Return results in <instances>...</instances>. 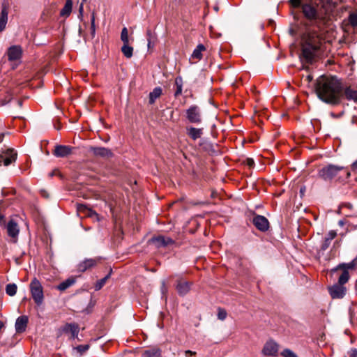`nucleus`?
Wrapping results in <instances>:
<instances>
[{
  "mask_svg": "<svg viewBox=\"0 0 357 357\" xmlns=\"http://www.w3.org/2000/svg\"><path fill=\"white\" fill-rule=\"evenodd\" d=\"M185 354L186 356H188V355H195L196 354V352L195 351H190V350H186L185 351Z\"/></svg>",
  "mask_w": 357,
  "mask_h": 357,
  "instance_id": "obj_49",
  "label": "nucleus"
},
{
  "mask_svg": "<svg viewBox=\"0 0 357 357\" xmlns=\"http://www.w3.org/2000/svg\"><path fill=\"white\" fill-rule=\"evenodd\" d=\"M17 287L14 283H10L6 287V292L8 295L13 296L17 292Z\"/></svg>",
  "mask_w": 357,
  "mask_h": 357,
  "instance_id": "obj_32",
  "label": "nucleus"
},
{
  "mask_svg": "<svg viewBox=\"0 0 357 357\" xmlns=\"http://www.w3.org/2000/svg\"><path fill=\"white\" fill-rule=\"evenodd\" d=\"M31 294L37 305L43 304L44 301L43 288L40 281L34 278L29 285Z\"/></svg>",
  "mask_w": 357,
  "mask_h": 357,
  "instance_id": "obj_4",
  "label": "nucleus"
},
{
  "mask_svg": "<svg viewBox=\"0 0 357 357\" xmlns=\"http://www.w3.org/2000/svg\"><path fill=\"white\" fill-rule=\"evenodd\" d=\"M91 35L93 37L95 36L96 33V25H95V13L93 12L91 15Z\"/></svg>",
  "mask_w": 357,
  "mask_h": 357,
  "instance_id": "obj_38",
  "label": "nucleus"
},
{
  "mask_svg": "<svg viewBox=\"0 0 357 357\" xmlns=\"http://www.w3.org/2000/svg\"><path fill=\"white\" fill-rule=\"evenodd\" d=\"M146 34L148 36V47H149L151 45V37L152 35L151 30H147Z\"/></svg>",
  "mask_w": 357,
  "mask_h": 357,
  "instance_id": "obj_46",
  "label": "nucleus"
},
{
  "mask_svg": "<svg viewBox=\"0 0 357 357\" xmlns=\"http://www.w3.org/2000/svg\"><path fill=\"white\" fill-rule=\"evenodd\" d=\"M75 282V279L74 278H69L64 280L63 282H61L57 286V289L63 291L71 287L73 284H74Z\"/></svg>",
  "mask_w": 357,
  "mask_h": 357,
  "instance_id": "obj_24",
  "label": "nucleus"
},
{
  "mask_svg": "<svg viewBox=\"0 0 357 357\" xmlns=\"http://www.w3.org/2000/svg\"><path fill=\"white\" fill-rule=\"evenodd\" d=\"M349 273L347 270L342 271V273L338 278V284L344 285L349 281Z\"/></svg>",
  "mask_w": 357,
  "mask_h": 357,
  "instance_id": "obj_31",
  "label": "nucleus"
},
{
  "mask_svg": "<svg viewBox=\"0 0 357 357\" xmlns=\"http://www.w3.org/2000/svg\"><path fill=\"white\" fill-rule=\"evenodd\" d=\"M72 150L73 148L70 146L56 145L53 151V154L57 158H64L70 155Z\"/></svg>",
  "mask_w": 357,
  "mask_h": 357,
  "instance_id": "obj_12",
  "label": "nucleus"
},
{
  "mask_svg": "<svg viewBox=\"0 0 357 357\" xmlns=\"http://www.w3.org/2000/svg\"><path fill=\"white\" fill-rule=\"evenodd\" d=\"M307 79L310 82L312 79V76L309 75L307 76Z\"/></svg>",
  "mask_w": 357,
  "mask_h": 357,
  "instance_id": "obj_52",
  "label": "nucleus"
},
{
  "mask_svg": "<svg viewBox=\"0 0 357 357\" xmlns=\"http://www.w3.org/2000/svg\"><path fill=\"white\" fill-rule=\"evenodd\" d=\"M121 39L123 43H128V31L126 27L123 28L121 33Z\"/></svg>",
  "mask_w": 357,
  "mask_h": 357,
  "instance_id": "obj_36",
  "label": "nucleus"
},
{
  "mask_svg": "<svg viewBox=\"0 0 357 357\" xmlns=\"http://www.w3.org/2000/svg\"><path fill=\"white\" fill-rule=\"evenodd\" d=\"M187 135L193 140H196L201 137L203 134L202 128H196L194 127H189L186 128Z\"/></svg>",
  "mask_w": 357,
  "mask_h": 357,
  "instance_id": "obj_21",
  "label": "nucleus"
},
{
  "mask_svg": "<svg viewBox=\"0 0 357 357\" xmlns=\"http://www.w3.org/2000/svg\"><path fill=\"white\" fill-rule=\"evenodd\" d=\"M289 1L293 8L302 6V12L305 17L317 26L325 23L332 10L330 3H302L301 0H289Z\"/></svg>",
  "mask_w": 357,
  "mask_h": 357,
  "instance_id": "obj_2",
  "label": "nucleus"
},
{
  "mask_svg": "<svg viewBox=\"0 0 357 357\" xmlns=\"http://www.w3.org/2000/svg\"><path fill=\"white\" fill-rule=\"evenodd\" d=\"M176 289L180 296H185L190 289V284L184 280H178L176 285Z\"/></svg>",
  "mask_w": 357,
  "mask_h": 357,
  "instance_id": "obj_18",
  "label": "nucleus"
},
{
  "mask_svg": "<svg viewBox=\"0 0 357 357\" xmlns=\"http://www.w3.org/2000/svg\"><path fill=\"white\" fill-rule=\"evenodd\" d=\"M252 222L254 225L261 231H266L269 228L268 220L263 215H257L255 216Z\"/></svg>",
  "mask_w": 357,
  "mask_h": 357,
  "instance_id": "obj_9",
  "label": "nucleus"
},
{
  "mask_svg": "<svg viewBox=\"0 0 357 357\" xmlns=\"http://www.w3.org/2000/svg\"><path fill=\"white\" fill-rule=\"evenodd\" d=\"M121 52L126 58H131L133 54V48L128 45V43H123L121 47Z\"/></svg>",
  "mask_w": 357,
  "mask_h": 357,
  "instance_id": "obj_29",
  "label": "nucleus"
},
{
  "mask_svg": "<svg viewBox=\"0 0 357 357\" xmlns=\"http://www.w3.org/2000/svg\"><path fill=\"white\" fill-rule=\"evenodd\" d=\"M345 96L348 100H352L355 102H357V89L351 86L343 88V96Z\"/></svg>",
  "mask_w": 357,
  "mask_h": 357,
  "instance_id": "obj_20",
  "label": "nucleus"
},
{
  "mask_svg": "<svg viewBox=\"0 0 357 357\" xmlns=\"http://www.w3.org/2000/svg\"><path fill=\"white\" fill-rule=\"evenodd\" d=\"M246 162L249 167H252L255 164V162L252 158H248Z\"/></svg>",
  "mask_w": 357,
  "mask_h": 357,
  "instance_id": "obj_47",
  "label": "nucleus"
},
{
  "mask_svg": "<svg viewBox=\"0 0 357 357\" xmlns=\"http://www.w3.org/2000/svg\"><path fill=\"white\" fill-rule=\"evenodd\" d=\"M227 312L225 310L222 309V308H219L218 309V318L220 319V320H225L227 317Z\"/></svg>",
  "mask_w": 357,
  "mask_h": 357,
  "instance_id": "obj_39",
  "label": "nucleus"
},
{
  "mask_svg": "<svg viewBox=\"0 0 357 357\" xmlns=\"http://www.w3.org/2000/svg\"><path fill=\"white\" fill-rule=\"evenodd\" d=\"M351 356L357 357V349H354L351 350Z\"/></svg>",
  "mask_w": 357,
  "mask_h": 357,
  "instance_id": "obj_48",
  "label": "nucleus"
},
{
  "mask_svg": "<svg viewBox=\"0 0 357 357\" xmlns=\"http://www.w3.org/2000/svg\"><path fill=\"white\" fill-rule=\"evenodd\" d=\"M336 236V232L334 231H329L328 234V237L326 238L328 239L329 241H331Z\"/></svg>",
  "mask_w": 357,
  "mask_h": 357,
  "instance_id": "obj_43",
  "label": "nucleus"
},
{
  "mask_svg": "<svg viewBox=\"0 0 357 357\" xmlns=\"http://www.w3.org/2000/svg\"><path fill=\"white\" fill-rule=\"evenodd\" d=\"M165 282H162V286L165 287Z\"/></svg>",
  "mask_w": 357,
  "mask_h": 357,
  "instance_id": "obj_56",
  "label": "nucleus"
},
{
  "mask_svg": "<svg viewBox=\"0 0 357 357\" xmlns=\"http://www.w3.org/2000/svg\"><path fill=\"white\" fill-rule=\"evenodd\" d=\"M315 91L323 102L338 105L343 97V86L340 79L333 76H321L317 80Z\"/></svg>",
  "mask_w": 357,
  "mask_h": 357,
  "instance_id": "obj_1",
  "label": "nucleus"
},
{
  "mask_svg": "<svg viewBox=\"0 0 357 357\" xmlns=\"http://www.w3.org/2000/svg\"><path fill=\"white\" fill-rule=\"evenodd\" d=\"M73 8V1L72 0H66V3L63 8L61 9L60 12V15L62 17H68L71 13Z\"/></svg>",
  "mask_w": 357,
  "mask_h": 357,
  "instance_id": "obj_23",
  "label": "nucleus"
},
{
  "mask_svg": "<svg viewBox=\"0 0 357 357\" xmlns=\"http://www.w3.org/2000/svg\"><path fill=\"white\" fill-rule=\"evenodd\" d=\"M109 276H110V274H108L105 278L98 280L95 284V289L97 291L100 290L105 285L106 281L109 278Z\"/></svg>",
  "mask_w": 357,
  "mask_h": 357,
  "instance_id": "obj_34",
  "label": "nucleus"
},
{
  "mask_svg": "<svg viewBox=\"0 0 357 357\" xmlns=\"http://www.w3.org/2000/svg\"><path fill=\"white\" fill-rule=\"evenodd\" d=\"M87 0H82V2H86Z\"/></svg>",
  "mask_w": 357,
  "mask_h": 357,
  "instance_id": "obj_55",
  "label": "nucleus"
},
{
  "mask_svg": "<svg viewBox=\"0 0 357 357\" xmlns=\"http://www.w3.org/2000/svg\"><path fill=\"white\" fill-rule=\"evenodd\" d=\"M199 145L204 151L206 152L210 153L214 151L213 144L206 139L201 140Z\"/></svg>",
  "mask_w": 357,
  "mask_h": 357,
  "instance_id": "obj_28",
  "label": "nucleus"
},
{
  "mask_svg": "<svg viewBox=\"0 0 357 357\" xmlns=\"http://www.w3.org/2000/svg\"><path fill=\"white\" fill-rule=\"evenodd\" d=\"M355 266H356V264H355L354 261H352L348 264H339L338 266L337 267V268L342 269V271H344V270L348 271L349 269H354Z\"/></svg>",
  "mask_w": 357,
  "mask_h": 357,
  "instance_id": "obj_33",
  "label": "nucleus"
},
{
  "mask_svg": "<svg viewBox=\"0 0 357 357\" xmlns=\"http://www.w3.org/2000/svg\"><path fill=\"white\" fill-rule=\"evenodd\" d=\"M16 159V154L10 153L9 155L5 157H0V165L8 166Z\"/></svg>",
  "mask_w": 357,
  "mask_h": 357,
  "instance_id": "obj_25",
  "label": "nucleus"
},
{
  "mask_svg": "<svg viewBox=\"0 0 357 357\" xmlns=\"http://www.w3.org/2000/svg\"><path fill=\"white\" fill-rule=\"evenodd\" d=\"M346 287L344 285L336 284L329 288L330 295L333 298H342L346 294Z\"/></svg>",
  "mask_w": 357,
  "mask_h": 357,
  "instance_id": "obj_10",
  "label": "nucleus"
},
{
  "mask_svg": "<svg viewBox=\"0 0 357 357\" xmlns=\"http://www.w3.org/2000/svg\"><path fill=\"white\" fill-rule=\"evenodd\" d=\"M204 51H206V47L203 44H199L190 57V63H195L200 61L203 57L202 52Z\"/></svg>",
  "mask_w": 357,
  "mask_h": 357,
  "instance_id": "obj_14",
  "label": "nucleus"
},
{
  "mask_svg": "<svg viewBox=\"0 0 357 357\" xmlns=\"http://www.w3.org/2000/svg\"><path fill=\"white\" fill-rule=\"evenodd\" d=\"M349 176H350V173L347 172V177H349Z\"/></svg>",
  "mask_w": 357,
  "mask_h": 357,
  "instance_id": "obj_54",
  "label": "nucleus"
},
{
  "mask_svg": "<svg viewBox=\"0 0 357 357\" xmlns=\"http://www.w3.org/2000/svg\"><path fill=\"white\" fill-rule=\"evenodd\" d=\"M84 2H82L80 3V6H79V15L81 17H82L83 16V12H84Z\"/></svg>",
  "mask_w": 357,
  "mask_h": 357,
  "instance_id": "obj_44",
  "label": "nucleus"
},
{
  "mask_svg": "<svg viewBox=\"0 0 357 357\" xmlns=\"http://www.w3.org/2000/svg\"><path fill=\"white\" fill-rule=\"evenodd\" d=\"M149 243L154 245L156 248L165 247L173 241L170 238H166L163 236L153 237L149 241Z\"/></svg>",
  "mask_w": 357,
  "mask_h": 357,
  "instance_id": "obj_13",
  "label": "nucleus"
},
{
  "mask_svg": "<svg viewBox=\"0 0 357 357\" xmlns=\"http://www.w3.org/2000/svg\"><path fill=\"white\" fill-rule=\"evenodd\" d=\"M281 355L283 357H298L297 355L293 351H291L289 349H284L282 351Z\"/></svg>",
  "mask_w": 357,
  "mask_h": 357,
  "instance_id": "obj_37",
  "label": "nucleus"
},
{
  "mask_svg": "<svg viewBox=\"0 0 357 357\" xmlns=\"http://www.w3.org/2000/svg\"><path fill=\"white\" fill-rule=\"evenodd\" d=\"M305 187H303L300 189V194L301 196H303L305 193Z\"/></svg>",
  "mask_w": 357,
  "mask_h": 357,
  "instance_id": "obj_51",
  "label": "nucleus"
},
{
  "mask_svg": "<svg viewBox=\"0 0 357 357\" xmlns=\"http://www.w3.org/2000/svg\"><path fill=\"white\" fill-rule=\"evenodd\" d=\"M3 323L2 321H0V331L1 330V328H3Z\"/></svg>",
  "mask_w": 357,
  "mask_h": 357,
  "instance_id": "obj_53",
  "label": "nucleus"
},
{
  "mask_svg": "<svg viewBox=\"0 0 357 357\" xmlns=\"http://www.w3.org/2000/svg\"><path fill=\"white\" fill-rule=\"evenodd\" d=\"M78 211L79 212L86 211L87 215H89L90 216H93V215L97 216L98 215V214L95 211H93L91 209H89L86 206H85L84 205H80L78 206Z\"/></svg>",
  "mask_w": 357,
  "mask_h": 357,
  "instance_id": "obj_35",
  "label": "nucleus"
},
{
  "mask_svg": "<svg viewBox=\"0 0 357 357\" xmlns=\"http://www.w3.org/2000/svg\"><path fill=\"white\" fill-rule=\"evenodd\" d=\"M142 357H162L161 350L158 348H152L144 351Z\"/></svg>",
  "mask_w": 357,
  "mask_h": 357,
  "instance_id": "obj_26",
  "label": "nucleus"
},
{
  "mask_svg": "<svg viewBox=\"0 0 357 357\" xmlns=\"http://www.w3.org/2000/svg\"><path fill=\"white\" fill-rule=\"evenodd\" d=\"M6 225L5 217L0 213V227Z\"/></svg>",
  "mask_w": 357,
  "mask_h": 357,
  "instance_id": "obj_45",
  "label": "nucleus"
},
{
  "mask_svg": "<svg viewBox=\"0 0 357 357\" xmlns=\"http://www.w3.org/2000/svg\"><path fill=\"white\" fill-rule=\"evenodd\" d=\"M100 260V258L86 259L80 262L78 265V270L81 272H84L86 270L96 266L98 262Z\"/></svg>",
  "mask_w": 357,
  "mask_h": 357,
  "instance_id": "obj_15",
  "label": "nucleus"
},
{
  "mask_svg": "<svg viewBox=\"0 0 357 357\" xmlns=\"http://www.w3.org/2000/svg\"><path fill=\"white\" fill-rule=\"evenodd\" d=\"M330 243H331V241H329L328 239L325 238L324 241L323 242V243L321 246V250L322 251H325L329 247Z\"/></svg>",
  "mask_w": 357,
  "mask_h": 357,
  "instance_id": "obj_41",
  "label": "nucleus"
},
{
  "mask_svg": "<svg viewBox=\"0 0 357 357\" xmlns=\"http://www.w3.org/2000/svg\"><path fill=\"white\" fill-rule=\"evenodd\" d=\"M349 21L352 25H354V26L357 25V15H351L349 17Z\"/></svg>",
  "mask_w": 357,
  "mask_h": 357,
  "instance_id": "obj_42",
  "label": "nucleus"
},
{
  "mask_svg": "<svg viewBox=\"0 0 357 357\" xmlns=\"http://www.w3.org/2000/svg\"><path fill=\"white\" fill-rule=\"evenodd\" d=\"M344 168L342 166L334 165H328L323 168H321L319 171V176L322 179L331 180L333 178L338 172L343 170Z\"/></svg>",
  "mask_w": 357,
  "mask_h": 357,
  "instance_id": "obj_5",
  "label": "nucleus"
},
{
  "mask_svg": "<svg viewBox=\"0 0 357 357\" xmlns=\"http://www.w3.org/2000/svg\"><path fill=\"white\" fill-rule=\"evenodd\" d=\"M279 351V344L275 341L270 340L267 341L263 349L262 354L266 356H277Z\"/></svg>",
  "mask_w": 357,
  "mask_h": 357,
  "instance_id": "obj_7",
  "label": "nucleus"
},
{
  "mask_svg": "<svg viewBox=\"0 0 357 357\" xmlns=\"http://www.w3.org/2000/svg\"><path fill=\"white\" fill-rule=\"evenodd\" d=\"M8 15V3L3 1L1 5V11L0 13V32L2 31L7 24Z\"/></svg>",
  "mask_w": 357,
  "mask_h": 357,
  "instance_id": "obj_11",
  "label": "nucleus"
},
{
  "mask_svg": "<svg viewBox=\"0 0 357 357\" xmlns=\"http://www.w3.org/2000/svg\"><path fill=\"white\" fill-rule=\"evenodd\" d=\"M6 227L8 236L12 238L13 243H16L20 234V227L17 223L13 219H11L6 224Z\"/></svg>",
  "mask_w": 357,
  "mask_h": 357,
  "instance_id": "obj_8",
  "label": "nucleus"
},
{
  "mask_svg": "<svg viewBox=\"0 0 357 357\" xmlns=\"http://www.w3.org/2000/svg\"><path fill=\"white\" fill-rule=\"evenodd\" d=\"M175 85L176 86V90L175 91L174 96L176 97L178 96L182 93L183 90V79L181 77H177L175 79Z\"/></svg>",
  "mask_w": 357,
  "mask_h": 357,
  "instance_id": "obj_30",
  "label": "nucleus"
},
{
  "mask_svg": "<svg viewBox=\"0 0 357 357\" xmlns=\"http://www.w3.org/2000/svg\"><path fill=\"white\" fill-rule=\"evenodd\" d=\"M321 38L317 31H307L301 41L300 59L303 63H312L321 47Z\"/></svg>",
  "mask_w": 357,
  "mask_h": 357,
  "instance_id": "obj_3",
  "label": "nucleus"
},
{
  "mask_svg": "<svg viewBox=\"0 0 357 357\" xmlns=\"http://www.w3.org/2000/svg\"><path fill=\"white\" fill-rule=\"evenodd\" d=\"M351 167L354 171H357V160L353 162Z\"/></svg>",
  "mask_w": 357,
  "mask_h": 357,
  "instance_id": "obj_50",
  "label": "nucleus"
},
{
  "mask_svg": "<svg viewBox=\"0 0 357 357\" xmlns=\"http://www.w3.org/2000/svg\"><path fill=\"white\" fill-rule=\"evenodd\" d=\"M89 348V346L88 344L84 345H79L77 346L75 349L79 352L81 354L86 351Z\"/></svg>",
  "mask_w": 357,
  "mask_h": 357,
  "instance_id": "obj_40",
  "label": "nucleus"
},
{
  "mask_svg": "<svg viewBox=\"0 0 357 357\" xmlns=\"http://www.w3.org/2000/svg\"><path fill=\"white\" fill-rule=\"evenodd\" d=\"M22 55V48L18 45L11 46L8 51V56L10 61L19 59Z\"/></svg>",
  "mask_w": 357,
  "mask_h": 357,
  "instance_id": "obj_17",
  "label": "nucleus"
},
{
  "mask_svg": "<svg viewBox=\"0 0 357 357\" xmlns=\"http://www.w3.org/2000/svg\"><path fill=\"white\" fill-rule=\"evenodd\" d=\"M91 151L96 156L109 158L112 156V151L105 147H91Z\"/></svg>",
  "mask_w": 357,
  "mask_h": 357,
  "instance_id": "obj_19",
  "label": "nucleus"
},
{
  "mask_svg": "<svg viewBox=\"0 0 357 357\" xmlns=\"http://www.w3.org/2000/svg\"><path fill=\"white\" fill-rule=\"evenodd\" d=\"M28 324V317L26 316L19 317L15 321V331L18 333H21L25 331Z\"/></svg>",
  "mask_w": 357,
  "mask_h": 357,
  "instance_id": "obj_16",
  "label": "nucleus"
},
{
  "mask_svg": "<svg viewBox=\"0 0 357 357\" xmlns=\"http://www.w3.org/2000/svg\"><path fill=\"white\" fill-rule=\"evenodd\" d=\"M162 94V89L160 87H155L153 91L149 93V103L153 104L157 98Z\"/></svg>",
  "mask_w": 357,
  "mask_h": 357,
  "instance_id": "obj_27",
  "label": "nucleus"
},
{
  "mask_svg": "<svg viewBox=\"0 0 357 357\" xmlns=\"http://www.w3.org/2000/svg\"><path fill=\"white\" fill-rule=\"evenodd\" d=\"M186 118L192 123H200L202 122L200 108L197 105H191L186 110Z\"/></svg>",
  "mask_w": 357,
  "mask_h": 357,
  "instance_id": "obj_6",
  "label": "nucleus"
},
{
  "mask_svg": "<svg viewBox=\"0 0 357 357\" xmlns=\"http://www.w3.org/2000/svg\"><path fill=\"white\" fill-rule=\"evenodd\" d=\"M63 331L66 333L70 332L72 334V337L73 338H75L77 337L79 333V327L77 325L75 324H67L63 328Z\"/></svg>",
  "mask_w": 357,
  "mask_h": 357,
  "instance_id": "obj_22",
  "label": "nucleus"
}]
</instances>
